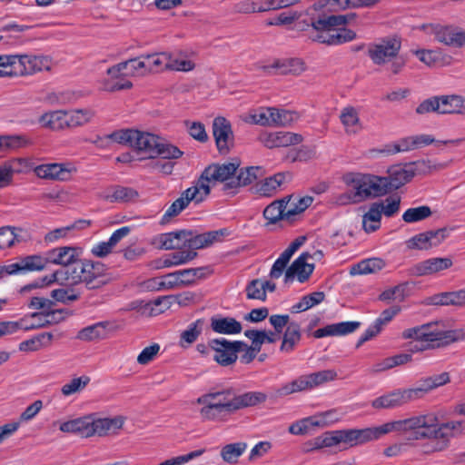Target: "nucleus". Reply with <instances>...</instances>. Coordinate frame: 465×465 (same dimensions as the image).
Masks as SVG:
<instances>
[{"label":"nucleus","mask_w":465,"mask_h":465,"mask_svg":"<svg viewBox=\"0 0 465 465\" xmlns=\"http://www.w3.org/2000/svg\"><path fill=\"white\" fill-rule=\"evenodd\" d=\"M465 430V420L440 422L437 412H427L404 420H392L379 426L351 429L354 446L375 441L384 435L412 431L414 440L432 439L430 451H442L449 446L450 438Z\"/></svg>","instance_id":"nucleus-1"},{"label":"nucleus","mask_w":465,"mask_h":465,"mask_svg":"<svg viewBox=\"0 0 465 465\" xmlns=\"http://www.w3.org/2000/svg\"><path fill=\"white\" fill-rule=\"evenodd\" d=\"M404 340H415L420 344L411 348V352H419L445 347L452 342L465 340V331L461 329L445 330L438 322H429L408 328L401 332Z\"/></svg>","instance_id":"nucleus-2"},{"label":"nucleus","mask_w":465,"mask_h":465,"mask_svg":"<svg viewBox=\"0 0 465 465\" xmlns=\"http://www.w3.org/2000/svg\"><path fill=\"white\" fill-rule=\"evenodd\" d=\"M401 47L399 39L383 38L369 46L368 54L374 64L384 66L393 74H398L406 64V59L400 54Z\"/></svg>","instance_id":"nucleus-3"},{"label":"nucleus","mask_w":465,"mask_h":465,"mask_svg":"<svg viewBox=\"0 0 465 465\" xmlns=\"http://www.w3.org/2000/svg\"><path fill=\"white\" fill-rule=\"evenodd\" d=\"M204 395L208 398L212 397L211 401L218 406H223L221 408L230 415L239 410L254 407L267 401L265 392L255 391L236 394L231 388L205 393Z\"/></svg>","instance_id":"nucleus-4"},{"label":"nucleus","mask_w":465,"mask_h":465,"mask_svg":"<svg viewBox=\"0 0 465 465\" xmlns=\"http://www.w3.org/2000/svg\"><path fill=\"white\" fill-rule=\"evenodd\" d=\"M66 269L69 286L84 283L86 288L94 290L103 287L109 281L106 268L100 262L84 260Z\"/></svg>","instance_id":"nucleus-5"},{"label":"nucleus","mask_w":465,"mask_h":465,"mask_svg":"<svg viewBox=\"0 0 465 465\" xmlns=\"http://www.w3.org/2000/svg\"><path fill=\"white\" fill-rule=\"evenodd\" d=\"M337 378L334 370H322L316 372L303 374L283 383L278 390L277 394L282 397L294 393H301L312 391L313 389Z\"/></svg>","instance_id":"nucleus-6"},{"label":"nucleus","mask_w":465,"mask_h":465,"mask_svg":"<svg viewBox=\"0 0 465 465\" xmlns=\"http://www.w3.org/2000/svg\"><path fill=\"white\" fill-rule=\"evenodd\" d=\"M145 64L146 62L144 55H142L139 58L130 59L109 68L107 70V74L113 80H115V82L111 83L106 81L104 84V89L105 91L114 92L131 88L132 84L130 81L125 80L124 82H120L118 81V78L123 75H143L148 72Z\"/></svg>","instance_id":"nucleus-7"},{"label":"nucleus","mask_w":465,"mask_h":465,"mask_svg":"<svg viewBox=\"0 0 465 465\" xmlns=\"http://www.w3.org/2000/svg\"><path fill=\"white\" fill-rule=\"evenodd\" d=\"M461 141V139L435 141V139L431 135L422 134L418 135L403 137L392 143L386 144L384 148L381 151V153L391 155L398 153L412 151L431 143H435L437 147H440L442 144L458 145Z\"/></svg>","instance_id":"nucleus-8"},{"label":"nucleus","mask_w":465,"mask_h":465,"mask_svg":"<svg viewBox=\"0 0 465 465\" xmlns=\"http://www.w3.org/2000/svg\"><path fill=\"white\" fill-rule=\"evenodd\" d=\"M345 183L350 189L336 198L338 204L359 203L371 197L368 174L350 173L345 176Z\"/></svg>","instance_id":"nucleus-9"},{"label":"nucleus","mask_w":465,"mask_h":465,"mask_svg":"<svg viewBox=\"0 0 465 465\" xmlns=\"http://www.w3.org/2000/svg\"><path fill=\"white\" fill-rule=\"evenodd\" d=\"M238 167V163L210 165L203 171L195 185L196 187L204 185L210 189L211 183H223V190L232 193V188L229 187V183L234 179Z\"/></svg>","instance_id":"nucleus-10"},{"label":"nucleus","mask_w":465,"mask_h":465,"mask_svg":"<svg viewBox=\"0 0 465 465\" xmlns=\"http://www.w3.org/2000/svg\"><path fill=\"white\" fill-rule=\"evenodd\" d=\"M421 29L430 35H434L436 41L453 48L465 47V30L452 25H423Z\"/></svg>","instance_id":"nucleus-11"},{"label":"nucleus","mask_w":465,"mask_h":465,"mask_svg":"<svg viewBox=\"0 0 465 465\" xmlns=\"http://www.w3.org/2000/svg\"><path fill=\"white\" fill-rule=\"evenodd\" d=\"M208 194L209 188L204 185H202V187H196V185H194L186 189L165 211L161 219V223H168L173 217L179 215L192 201L200 203Z\"/></svg>","instance_id":"nucleus-12"},{"label":"nucleus","mask_w":465,"mask_h":465,"mask_svg":"<svg viewBox=\"0 0 465 465\" xmlns=\"http://www.w3.org/2000/svg\"><path fill=\"white\" fill-rule=\"evenodd\" d=\"M214 351V360L223 366H228L237 360V353L242 351L245 342L241 341H229L224 338L213 339L209 343Z\"/></svg>","instance_id":"nucleus-13"},{"label":"nucleus","mask_w":465,"mask_h":465,"mask_svg":"<svg viewBox=\"0 0 465 465\" xmlns=\"http://www.w3.org/2000/svg\"><path fill=\"white\" fill-rule=\"evenodd\" d=\"M75 171V167L70 163H44L34 168L38 178L54 181H67Z\"/></svg>","instance_id":"nucleus-14"},{"label":"nucleus","mask_w":465,"mask_h":465,"mask_svg":"<svg viewBox=\"0 0 465 465\" xmlns=\"http://www.w3.org/2000/svg\"><path fill=\"white\" fill-rule=\"evenodd\" d=\"M446 230L429 231L414 235L406 242L409 249L429 250L439 246L447 238Z\"/></svg>","instance_id":"nucleus-15"},{"label":"nucleus","mask_w":465,"mask_h":465,"mask_svg":"<svg viewBox=\"0 0 465 465\" xmlns=\"http://www.w3.org/2000/svg\"><path fill=\"white\" fill-rule=\"evenodd\" d=\"M309 252H302L286 270L284 282H292L294 277L300 282H304L309 279L314 270V263L309 262Z\"/></svg>","instance_id":"nucleus-16"},{"label":"nucleus","mask_w":465,"mask_h":465,"mask_svg":"<svg viewBox=\"0 0 465 465\" xmlns=\"http://www.w3.org/2000/svg\"><path fill=\"white\" fill-rule=\"evenodd\" d=\"M259 140L265 147L275 148L298 144L302 141V137L299 134L281 131L263 133Z\"/></svg>","instance_id":"nucleus-17"},{"label":"nucleus","mask_w":465,"mask_h":465,"mask_svg":"<svg viewBox=\"0 0 465 465\" xmlns=\"http://www.w3.org/2000/svg\"><path fill=\"white\" fill-rule=\"evenodd\" d=\"M124 423V418L122 416L96 418L94 415H91V437L116 434L123 428Z\"/></svg>","instance_id":"nucleus-18"},{"label":"nucleus","mask_w":465,"mask_h":465,"mask_svg":"<svg viewBox=\"0 0 465 465\" xmlns=\"http://www.w3.org/2000/svg\"><path fill=\"white\" fill-rule=\"evenodd\" d=\"M453 262L448 257H435L421 261L411 268V273L415 276H427L448 270Z\"/></svg>","instance_id":"nucleus-19"},{"label":"nucleus","mask_w":465,"mask_h":465,"mask_svg":"<svg viewBox=\"0 0 465 465\" xmlns=\"http://www.w3.org/2000/svg\"><path fill=\"white\" fill-rule=\"evenodd\" d=\"M187 234L188 235L185 238V248L195 252V250L206 248L214 242H221L223 237L227 233L224 230H218L207 232L202 234H194L192 232L187 231Z\"/></svg>","instance_id":"nucleus-20"},{"label":"nucleus","mask_w":465,"mask_h":465,"mask_svg":"<svg viewBox=\"0 0 465 465\" xmlns=\"http://www.w3.org/2000/svg\"><path fill=\"white\" fill-rule=\"evenodd\" d=\"M83 251L80 247L63 246L50 250L47 252V261L54 264H58L67 268L70 264H76V261L81 256Z\"/></svg>","instance_id":"nucleus-21"},{"label":"nucleus","mask_w":465,"mask_h":465,"mask_svg":"<svg viewBox=\"0 0 465 465\" xmlns=\"http://www.w3.org/2000/svg\"><path fill=\"white\" fill-rule=\"evenodd\" d=\"M213 134L218 150L227 153L232 143V132L230 122L224 117H216L213 123Z\"/></svg>","instance_id":"nucleus-22"},{"label":"nucleus","mask_w":465,"mask_h":465,"mask_svg":"<svg viewBox=\"0 0 465 465\" xmlns=\"http://www.w3.org/2000/svg\"><path fill=\"white\" fill-rule=\"evenodd\" d=\"M292 180L290 173H278L261 182L256 186V192L262 196H272L282 190Z\"/></svg>","instance_id":"nucleus-23"},{"label":"nucleus","mask_w":465,"mask_h":465,"mask_svg":"<svg viewBox=\"0 0 465 465\" xmlns=\"http://www.w3.org/2000/svg\"><path fill=\"white\" fill-rule=\"evenodd\" d=\"M159 137L146 132L136 130L132 148L143 158H154Z\"/></svg>","instance_id":"nucleus-24"},{"label":"nucleus","mask_w":465,"mask_h":465,"mask_svg":"<svg viewBox=\"0 0 465 465\" xmlns=\"http://www.w3.org/2000/svg\"><path fill=\"white\" fill-rule=\"evenodd\" d=\"M212 397H206L204 394L197 398L196 403L202 405L199 410L200 417L204 421H225L230 414L224 411L214 401Z\"/></svg>","instance_id":"nucleus-25"},{"label":"nucleus","mask_w":465,"mask_h":465,"mask_svg":"<svg viewBox=\"0 0 465 465\" xmlns=\"http://www.w3.org/2000/svg\"><path fill=\"white\" fill-rule=\"evenodd\" d=\"M387 173L386 179L391 190L399 189L414 177L411 163L392 165L388 169Z\"/></svg>","instance_id":"nucleus-26"},{"label":"nucleus","mask_w":465,"mask_h":465,"mask_svg":"<svg viewBox=\"0 0 465 465\" xmlns=\"http://www.w3.org/2000/svg\"><path fill=\"white\" fill-rule=\"evenodd\" d=\"M59 313L61 314V312H33L28 315L24 316L19 321L13 322V323H20L24 322L23 324L26 326L25 327H18L17 331L19 330L23 331H30V330H35L42 327H45L46 325L52 324L56 322L55 320V314Z\"/></svg>","instance_id":"nucleus-27"},{"label":"nucleus","mask_w":465,"mask_h":465,"mask_svg":"<svg viewBox=\"0 0 465 465\" xmlns=\"http://www.w3.org/2000/svg\"><path fill=\"white\" fill-rule=\"evenodd\" d=\"M47 262V258L45 259L41 255H28L14 262L12 270L15 274H24L28 272H40L45 268Z\"/></svg>","instance_id":"nucleus-28"},{"label":"nucleus","mask_w":465,"mask_h":465,"mask_svg":"<svg viewBox=\"0 0 465 465\" xmlns=\"http://www.w3.org/2000/svg\"><path fill=\"white\" fill-rule=\"evenodd\" d=\"M130 232V228L125 226L116 230L106 242H101L94 245L91 252L96 257H105L112 252L116 244Z\"/></svg>","instance_id":"nucleus-29"},{"label":"nucleus","mask_w":465,"mask_h":465,"mask_svg":"<svg viewBox=\"0 0 465 465\" xmlns=\"http://www.w3.org/2000/svg\"><path fill=\"white\" fill-rule=\"evenodd\" d=\"M52 62L47 56L21 55L22 74H31L44 70H49Z\"/></svg>","instance_id":"nucleus-30"},{"label":"nucleus","mask_w":465,"mask_h":465,"mask_svg":"<svg viewBox=\"0 0 465 465\" xmlns=\"http://www.w3.org/2000/svg\"><path fill=\"white\" fill-rule=\"evenodd\" d=\"M360 326L359 322H342L329 324L323 328H320L314 331L315 338H322L326 336L346 335L355 331Z\"/></svg>","instance_id":"nucleus-31"},{"label":"nucleus","mask_w":465,"mask_h":465,"mask_svg":"<svg viewBox=\"0 0 465 465\" xmlns=\"http://www.w3.org/2000/svg\"><path fill=\"white\" fill-rule=\"evenodd\" d=\"M38 123L43 128L52 131L67 129L65 110L46 112L39 117Z\"/></svg>","instance_id":"nucleus-32"},{"label":"nucleus","mask_w":465,"mask_h":465,"mask_svg":"<svg viewBox=\"0 0 465 465\" xmlns=\"http://www.w3.org/2000/svg\"><path fill=\"white\" fill-rule=\"evenodd\" d=\"M59 430L66 433H76L82 437H91V415L70 420L60 424Z\"/></svg>","instance_id":"nucleus-33"},{"label":"nucleus","mask_w":465,"mask_h":465,"mask_svg":"<svg viewBox=\"0 0 465 465\" xmlns=\"http://www.w3.org/2000/svg\"><path fill=\"white\" fill-rule=\"evenodd\" d=\"M212 330L220 334L233 335L242 331L240 322L232 317L215 316L211 319Z\"/></svg>","instance_id":"nucleus-34"},{"label":"nucleus","mask_w":465,"mask_h":465,"mask_svg":"<svg viewBox=\"0 0 465 465\" xmlns=\"http://www.w3.org/2000/svg\"><path fill=\"white\" fill-rule=\"evenodd\" d=\"M263 174V170L260 166H251L244 169H241L234 179L229 183V187L232 188L234 193L238 188L246 186L253 183L259 176Z\"/></svg>","instance_id":"nucleus-35"},{"label":"nucleus","mask_w":465,"mask_h":465,"mask_svg":"<svg viewBox=\"0 0 465 465\" xmlns=\"http://www.w3.org/2000/svg\"><path fill=\"white\" fill-rule=\"evenodd\" d=\"M439 97L440 114H465V97L458 94Z\"/></svg>","instance_id":"nucleus-36"},{"label":"nucleus","mask_w":465,"mask_h":465,"mask_svg":"<svg viewBox=\"0 0 465 465\" xmlns=\"http://www.w3.org/2000/svg\"><path fill=\"white\" fill-rule=\"evenodd\" d=\"M340 120L348 134H356L362 129L359 112L352 106L344 107L341 111Z\"/></svg>","instance_id":"nucleus-37"},{"label":"nucleus","mask_w":465,"mask_h":465,"mask_svg":"<svg viewBox=\"0 0 465 465\" xmlns=\"http://www.w3.org/2000/svg\"><path fill=\"white\" fill-rule=\"evenodd\" d=\"M288 202L289 201L285 200L283 197L280 200L273 201L264 209L263 216L269 223L274 224L281 220L291 219L290 215L287 213L286 203Z\"/></svg>","instance_id":"nucleus-38"},{"label":"nucleus","mask_w":465,"mask_h":465,"mask_svg":"<svg viewBox=\"0 0 465 465\" xmlns=\"http://www.w3.org/2000/svg\"><path fill=\"white\" fill-rule=\"evenodd\" d=\"M321 425L322 422L313 415L292 422L288 431L292 435L303 436L312 433L316 429L321 428Z\"/></svg>","instance_id":"nucleus-39"},{"label":"nucleus","mask_w":465,"mask_h":465,"mask_svg":"<svg viewBox=\"0 0 465 465\" xmlns=\"http://www.w3.org/2000/svg\"><path fill=\"white\" fill-rule=\"evenodd\" d=\"M107 322H100L81 329L76 339L82 341H94L104 339L107 335Z\"/></svg>","instance_id":"nucleus-40"},{"label":"nucleus","mask_w":465,"mask_h":465,"mask_svg":"<svg viewBox=\"0 0 465 465\" xmlns=\"http://www.w3.org/2000/svg\"><path fill=\"white\" fill-rule=\"evenodd\" d=\"M406 404L402 390H396L374 399L371 406L374 409H394Z\"/></svg>","instance_id":"nucleus-41"},{"label":"nucleus","mask_w":465,"mask_h":465,"mask_svg":"<svg viewBox=\"0 0 465 465\" xmlns=\"http://www.w3.org/2000/svg\"><path fill=\"white\" fill-rule=\"evenodd\" d=\"M187 235V231L162 233L158 236L157 242L159 246L164 250L185 248Z\"/></svg>","instance_id":"nucleus-42"},{"label":"nucleus","mask_w":465,"mask_h":465,"mask_svg":"<svg viewBox=\"0 0 465 465\" xmlns=\"http://www.w3.org/2000/svg\"><path fill=\"white\" fill-rule=\"evenodd\" d=\"M340 444L339 430L323 433L306 443V451H312L323 448H332Z\"/></svg>","instance_id":"nucleus-43"},{"label":"nucleus","mask_w":465,"mask_h":465,"mask_svg":"<svg viewBox=\"0 0 465 465\" xmlns=\"http://www.w3.org/2000/svg\"><path fill=\"white\" fill-rule=\"evenodd\" d=\"M53 340L51 332H43L19 343L18 349L23 352L37 351L48 347Z\"/></svg>","instance_id":"nucleus-44"},{"label":"nucleus","mask_w":465,"mask_h":465,"mask_svg":"<svg viewBox=\"0 0 465 465\" xmlns=\"http://www.w3.org/2000/svg\"><path fill=\"white\" fill-rule=\"evenodd\" d=\"M267 73H271L272 69H279L281 74H299L304 71V63L298 58L288 59L285 61H275L272 64L263 67Z\"/></svg>","instance_id":"nucleus-45"},{"label":"nucleus","mask_w":465,"mask_h":465,"mask_svg":"<svg viewBox=\"0 0 465 465\" xmlns=\"http://www.w3.org/2000/svg\"><path fill=\"white\" fill-rule=\"evenodd\" d=\"M65 114L67 128L83 126L90 123L94 116V113L88 108L65 110Z\"/></svg>","instance_id":"nucleus-46"},{"label":"nucleus","mask_w":465,"mask_h":465,"mask_svg":"<svg viewBox=\"0 0 465 465\" xmlns=\"http://www.w3.org/2000/svg\"><path fill=\"white\" fill-rule=\"evenodd\" d=\"M25 232L22 228L2 227L0 228V249L13 246L15 242L25 240Z\"/></svg>","instance_id":"nucleus-47"},{"label":"nucleus","mask_w":465,"mask_h":465,"mask_svg":"<svg viewBox=\"0 0 465 465\" xmlns=\"http://www.w3.org/2000/svg\"><path fill=\"white\" fill-rule=\"evenodd\" d=\"M22 74L21 55H0V77Z\"/></svg>","instance_id":"nucleus-48"},{"label":"nucleus","mask_w":465,"mask_h":465,"mask_svg":"<svg viewBox=\"0 0 465 465\" xmlns=\"http://www.w3.org/2000/svg\"><path fill=\"white\" fill-rule=\"evenodd\" d=\"M244 336L252 341L251 346L259 348V350H261L263 343H274L279 340L276 333L265 330H246Z\"/></svg>","instance_id":"nucleus-49"},{"label":"nucleus","mask_w":465,"mask_h":465,"mask_svg":"<svg viewBox=\"0 0 465 465\" xmlns=\"http://www.w3.org/2000/svg\"><path fill=\"white\" fill-rule=\"evenodd\" d=\"M299 115L294 111L271 107V126L286 127L297 121Z\"/></svg>","instance_id":"nucleus-50"},{"label":"nucleus","mask_w":465,"mask_h":465,"mask_svg":"<svg viewBox=\"0 0 465 465\" xmlns=\"http://www.w3.org/2000/svg\"><path fill=\"white\" fill-rule=\"evenodd\" d=\"M385 266L383 260L380 258H371L358 262L351 266L350 273L351 275L374 273Z\"/></svg>","instance_id":"nucleus-51"},{"label":"nucleus","mask_w":465,"mask_h":465,"mask_svg":"<svg viewBox=\"0 0 465 465\" xmlns=\"http://www.w3.org/2000/svg\"><path fill=\"white\" fill-rule=\"evenodd\" d=\"M301 340V327L295 322H292L288 324L285 332L283 334L282 342L281 345V351L291 352L296 343Z\"/></svg>","instance_id":"nucleus-52"},{"label":"nucleus","mask_w":465,"mask_h":465,"mask_svg":"<svg viewBox=\"0 0 465 465\" xmlns=\"http://www.w3.org/2000/svg\"><path fill=\"white\" fill-rule=\"evenodd\" d=\"M413 170V175H427L440 171L447 167V163H439L430 159L419 160L411 163Z\"/></svg>","instance_id":"nucleus-53"},{"label":"nucleus","mask_w":465,"mask_h":465,"mask_svg":"<svg viewBox=\"0 0 465 465\" xmlns=\"http://www.w3.org/2000/svg\"><path fill=\"white\" fill-rule=\"evenodd\" d=\"M204 325V320L198 319L190 323L188 327L182 331L180 336V345L186 347L193 343L202 333Z\"/></svg>","instance_id":"nucleus-54"},{"label":"nucleus","mask_w":465,"mask_h":465,"mask_svg":"<svg viewBox=\"0 0 465 465\" xmlns=\"http://www.w3.org/2000/svg\"><path fill=\"white\" fill-rule=\"evenodd\" d=\"M418 59L429 67L442 64L444 55L439 49H417L411 51Z\"/></svg>","instance_id":"nucleus-55"},{"label":"nucleus","mask_w":465,"mask_h":465,"mask_svg":"<svg viewBox=\"0 0 465 465\" xmlns=\"http://www.w3.org/2000/svg\"><path fill=\"white\" fill-rule=\"evenodd\" d=\"M242 120L247 124L271 126V107L252 110L242 116Z\"/></svg>","instance_id":"nucleus-56"},{"label":"nucleus","mask_w":465,"mask_h":465,"mask_svg":"<svg viewBox=\"0 0 465 465\" xmlns=\"http://www.w3.org/2000/svg\"><path fill=\"white\" fill-rule=\"evenodd\" d=\"M378 207L379 205L373 203L369 211L362 216V227L366 232H373L381 226L382 213Z\"/></svg>","instance_id":"nucleus-57"},{"label":"nucleus","mask_w":465,"mask_h":465,"mask_svg":"<svg viewBox=\"0 0 465 465\" xmlns=\"http://www.w3.org/2000/svg\"><path fill=\"white\" fill-rule=\"evenodd\" d=\"M325 298V294L322 292H315L308 295L303 296L299 302L293 304L291 308L292 313H298L305 312L313 306L321 303Z\"/></svg>","instance_id":"nucleus-58"},{"label":"nucleus","mask_w":465,"mask_h":465,"mask_svg":"<svg viewBox=\"0 0 465 465\" xmlns=\"http://www.w3.org/2000/svg\"><path fill=\"white\" fill-rule=\"evenodd\" d=\"M172 297L171 296H162L157 299L146 302L143 304V314L148 316H156L161 313H163L167 311L172 305Z\"/></svg>","instance_id":"nucleus-59"},{"label":"nucleus","mask_w":465,"mask_h":465,"mask_svg":"<svg viewBox=\"0 0 465 465\" xmlns=\"http://www.w3.org/2000/svg\"><path fill=\"white\" fill-rule=\"evenodd\" d=\"M433 302L440 305H455L465 306V291L464 289L443 292L433 298Z\"/></svg>","instance_id":"nucleus-60"},{"label":"nucleus","mask_w":465,"mask_h":465,"mask_svg":"<svg viewBox=\"0 0 465 465\" xmlns=\"http://www.w3.org/2000/svg\"><path fill=\"white\" fill-rule=\"evenodd\" d=\"M284 199L289 201L286 203V206L287 213L290 215L291 218L296 214L304 212L312 203L313 201V198L311 196H304L301 198L286 196L284 197Z\"/></svg>","instance_id":"nucleus-61"},{"label":"nucleus","mask_w":465,"mask_h":465,"mask_svg":"<svg viewBox=\"0 0 465 465\" xmlns=\"http://www.w3.org/2000/svg\"><path fill=\"white\" fill-rule=\"evenodd\" d=\"M144 59L146 62V70H148V72H159L163 69H167L170 54L159 53L146 54L144 55Z\"/></svg>","instance_id":"nucleus-62"},{"label":"nucleus","mask_w":465,"mask_h":465,"mask_svg":"<svg viewBox=\"0 0 465 465\" xmlns=\"http://www.w3.org/2000/svg\"><path fill=\"white\" fill-rule=\"evenodd\" d=\"M346 25V18L341 15H330L323 18H319L312 23L314 30H326L333 31L334 27Z\"/></svg>","instance_id":"nucleus-63"},{"label":"nucleus","mask_w":465,"mask_h":465,"mask_svg":"<svg viewBox=\"0 0 465 465\" xmlns=\"http://www.w3.org/2000/svg\"><path fill=\"white\" fill-rule=\"evenodd\" d=\"M246 449L247 444L245 442L227 444L222 449L221 456L225 462L234 463Z\"/></svg>","instance_id":"nucleus-64"}]
</instances>
